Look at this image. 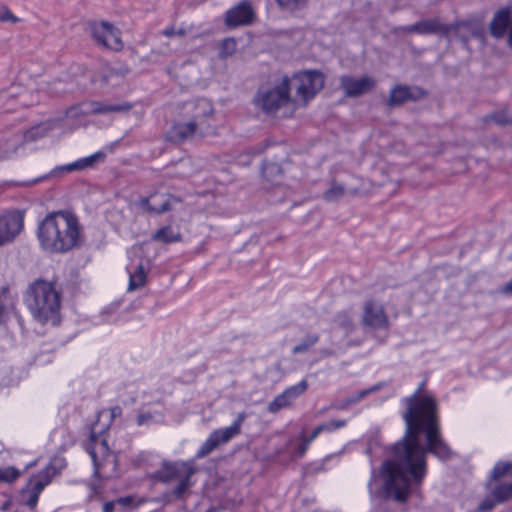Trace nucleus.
<instances>
[{"label":"nucleus","mask_w":512,"mask_h":512,"mask_svg":"<svg viewBox=\"0 0 512 512\" xmlns=\"http://www.w3.org/2000/svg\"><path fill=\"white\" fill-rule=\"evenodd\" d=\"M132 108L128 102L109 104L100 101H84L71 106L66 110V116L71 119H78L81 116L91 114H107L111 112H127Z\"/></svg>","instance_id":"obj_11"},{"label":"nucleus","mask_w":512,"mask_h":512,"mask_svg":"<svg viewBox=\"0 0 512 512\" xmlns=\"http://www.w3.org/2000/svg\"><path fill=\"white\" fill-rule=\"evenodd\" d=\"M24 302L40 323L57 324L60 320L61 297L51 282L39 279L29 285Z\"/></svg>","instance_id":"obj_3"},{"label":"nucleus","mask_w":512,"mask_h":512,"mask_svg":"<svg viewBox=\"0 0 512 512\" xmlns=\"http://www.w3.org/2000/svg\"><path fill=\"white\" fill-rule=\"evenodd\" d=\"M129 275V290H135L143 286L146 282V272L141 260L137 263L133 261L126 267Z\"/></svg>","instance_id":"obj_24"},{"label":"nucleus","mask_w":512,"mask_h":512,"mask_svg":"<svg viewBox=\"0 0 512 512\" xmlns=\"http://www.w3.org/2000/svg\"><path fill=\"white\" fill-rule=\"evenodd\" d=\"M400 29L404 32H415L418 34L447 33L449 31V27L440 23L436 18L421 20L412 25L401 27Z\"/></svg>","instance_id":"obj_20"},{"label":"nucleus","mask_w":512,"mask_h":512,"mask_svg":"<svg viewBox=\"0 0 512 512\" xmlns=\"http://www.w3.org/2000/svg\"><path fill=\"white\" fill-rule=\"evenodd\" d=\"M499 503L496 501V499L492 496V493L487 496L478 506V510L480 512H488L493 509V507Z\"/></svg>","instance_id":"obj_41"},{"label":"nucleus","mask_w":512,"mask_h":512,"mask_svg":"<svg viewBox=\"0 0 512 512\" xmlns=\"http://www.w3.org/2000/svg\"><path fill=\"white\" fill-rule=\"evenodd\" d=\"M197 106L202 108L203 116L207 117V116L212 115L213 108L210 105V103L208 101H206L205 99L198 100L197 101Z\"/></svg>","instance_id":"obj_44"},{"label":"nucleus","mask_w":512,"mask_h":512,"mask_svg":"<svg viewBox=\"0 0 512 512\" xmlns=\"http://www.w3.org/2000/svg\"><path fill=\"white\" fill-rule=\"evenodd\" d=\"M325 83L324 74L317 70H305L295 73L290 78L291 89H295L298 107L306 105L322 90Z\"/></svg>","instance_id":"obj_8"},{"label":"nucleus","mask_w":512,"mask_h":512,"mask_svg":"<svg viewBox=\"0 0 512 512\" xmlns=\"http://www.w3.org/2000/svg\"><path fill=\"white\" fill-rule=\"evenodd\" d=\"M376 390H378V385H374L368 389H363L361 391H358L349 398L348 402L349 403H357V402L361 401L363 398H365L366 396H368L370 393H372Z\"/></svg>","instance_id":"obj_39"},{"label":"nucleus","mask_w":512,"mask_h":512,"mask_svg":"<svg viewBox=\"0 0 512 512\" xmlns=\"http://www.w3.org/2000/svg\"><path fill=\"white\" fill-rule=\"evenodd\" d=\"M136 204L138 207L156 214H161L170 209L169 198L165 194L155 193L150 197H142Z\"/></svg>","instance_id":"obj_21"},{"label":"nucleus","mask_w":512,"mask_h":512,"mask_svg":"<svg viewBox=\"0 0 512 512\" xmlns=\"http://www.w3.org/2000/svg\"><path fill=\"white\" fill-rule=\"evenodd\" d=\"M93 39L105 48L120 51L123 48L121 32L112 24L102 21L90 25Z\"/></svg>","instance_id":"obj_13"},{"label":"nucleus","mask_w":512,"mask_h":512,"mask_svg":"<svg viewBox=\"0 0 512 512\" xmlns=\"http://www.w3.org/2000/svg\"><path fill=\"white\" fill-rule=\"evenodd\" d=\"M116 506L117 505H116L115 500L105 502L103 505V512H113L115 510Z\"/></svg>","instance_id":"obj_50"},{"label":"nucleus","mask_w":512,"mask_h":512,"mask_svg":"<svg viewBox=\"0 0 512 512\" xmlns=\"http://www.w3.org/2000/svg\"><path fill=\"white\" fill-rule=\"evenodd\" d=\"M332 457H333V456H327V457L324 459V461H327V460L331 459Z\"/></svg>","instance_id":"obj_53"},{"label":"nucleus","mask_w":512,"mask_h":512,"mask_svg":"<svg viewBox=\"0 0 512 512\" xmlns=\"http://www.w3.org/2000/svg\"><path fill=\"white\" fill-rule=\"evenodd\" d=\"M332 324L333 328L342 330L345 337L351 335L356 328L354 309L349 307L337 312L333 318Z\"/></svg>","instance_id":"obj_22"},{"label":"nucleus","mask_w":512,"mask_h":512,"mask_svg":"<svg viewBox=\"0 0 512 512\" xmlns=\"http://www.w3.org/2000/svg\"><path fill=\"white\" fill-rule=\"evenodd\" d=\"M269 171H277L280 172V167L276 164H264L262 167V174L264 177L268 176Z\"/></svg>","instance_id":"obj_48"},{"label":"nucleus","mask_w":512,"mask_h":512,"mask_svg":"<svg viewBox=\"0 0 512 512\" xmlns=\"http://www.w3.org/2000/svg\"><path fill=\"white\" fill-rule=\"evenodd\" d=\"M320 434L321 432L319 431L318 427H315L309 436L302 434L300 439L305 440L307 443L311 444Z\"/></svg>","instance_id":"obj_47"},{"label":"nucleus","mask_w":512,"mask_h":512,"mask_svg":"<svg viewBox=\"0 0 512 512\" xmlns=\"http://www.w3.org/2000/svg\"><path fill=\"white\" fill-rule=\"evenodd\" d=\"M122 414V409L120 406H114L109 411H101L98 414V417L107 416L109 418V422L114 418L120 416Z\"/></svg>","instance_id":"obj_43"},{"label":"nucleus","mask_w":512,"mask_h":512,"mask_svg":"<svg viewBox=\"0 0 512 512\" xmlns=\"http://www.w3.org/2000/svg\"><path fill=\"white\" fill-rule=\"evenodd\" d=\"M20 474V471L14 467L0 468V482L12 483Z\"/></svg>","instance_id":"obj_34"},{"label":"nucleus","mask_w":512,"mask_h":512,"mask_svg":"<svg viewBox=\"0 0 512 512\" xmlns=\"http://www.w3.org/2000/svg\"><path fill=\"white\" fill-rule=\"evenodd\" d=\"M109 423L98 428L94 423L90 428L89 437L83 442V448L90 456L93 464V475L100 479H110L118 475L117 454L110 450L105 435Z\"/></svg>","instance_id":"obj_4"},{"label":"nucleus","mask_w":512,"mask_h":512,"mask_svg":"<svg viewBox=\"0 0 512 512\" xmlns=\"http://www.w3.org/2000/svg\"><path fill=\"white\" fill-rule=\"evenodd\" d=\"M309 446V443H307L305 440H301V443L297 446L295 450V455L299 458L303 457L307 452Z\"/></svg>","instance_id":"obj_45"},{"label":"nucleus","mask_w":512,"mask_h":512,"mask_svg":"<svg viewBox=\"0 0 512 512\" xmlns=\"http://www.w3.org/2000/svg\"><path fill=\"white\" fill-rule=\"evenodd\" d=\"M175 34V30L173 27H169V28H166L164 31H163V35L167 36V37H171Z\"/></svg>","instance_id":"obj_52"},{"label":"nucleus","mask_w":512,"mask_h":512,"mask_svg":"<svg viewBox=\"0 0 512 512\" xmlns=\"http://www.w3.org/2000/svg\"><path fill=\"white\" fill-rule=\"evenodd\" d=\"M391 459L380 468L382 486L375 496L405 503L411 484L420 485L427 475L426 454L431 453L441 461L452 457V450L441 435L438 414L418 420L414 426L406 424L403 438L390 447Z\"/></svg>","instance_id":"obj_1"},{"label":"nucleus","mask_w":512,"mask_h":512,"mask_svg":"<svg viewBox=\"0 0 512 512\" xmlns=\"http://www.w3.org/2000/svg\"><path fill=\"white\" fill-rule=\"evenodd\" d=\"M57 471L52 463H49L39 472L32 474L20 492L22 503L29 509L36 508L40 494L48 486L52 478L56 475Z\"/></svg>","instance_id":"obj_10"},{"label":"nucleus","mask_w":512,"mask_h":512,"mask_svg":"<svg viewBox=\"0 0 512 512\" xmlns=\"http://www.w3.org/2000/svg\"><path fill=\"white\" fill-rule=\"evenodd\" d=\"M247 418L246 412H240L230 426L213 430L195 454L196 459H202L218 446L228 443L241 433V428Z\"/></svg>","instance_id":"obj_9"},{"label":"nucleus","mask_w":512,"mask_h":512,"mask_svg":"<svg viewBox=\"0 0 512 512\" xmlns=\"http://www.w3.org/2000/svg\"><path fill=\"white\" fill-rule=\"evenodd\" d=\"M422 94L423 91H421L420 89H411L407 86L397 85L390 92L388 105H400L406 102L407 100L417 99Z\"/></svg>","instance_id":"obj_23"},{"label":"nucleus","mask_w":512,"mask_h":512,"mask_svg":"<svg viewBox=\"0 0 512 512\" xmlns=\"http://www.w3.org/2000/svg\"><path fill=\"white\" fill-rule=\"evenodd\" d=\"M199 115H195L192 121L186 123H175L167 134V139L174 143H182L188 139H191L201 125V121L198 120Z\"/></svg>","instance_id":"obj_18"},{"label":"nucleus","mask_w":512,"mask_h":512,"mask_svg":"<svg viewBox=\"0 0 512 512\" xmlns=\"http://www.w3.org/2000/svg\"><path fill=\"white\" fill-rule=\"evenodd\" d=\"M492 496L498 501L502 503L510 498H512V483L510 484H498L492 489Z\"/></svg>","instance_id":"obj_30"},{"label":"nucleus","mask_w":512,"mask_h":512,"mask_svg":"<svg viewBox=\"0 0 512 512\" xmlns=\"http://www.w3.org/2000/svg\"><path fill=\"white\" fill-rule=\"evenodd\" d=\"M115 502H116V505H120L122 507H128L133 504L134 498L132 496L119 497L115 500Z\"/></svg>","instance_id":"obj_46"},{"label":"nucleus","mask_w":512,"mask_h":512,"mask_svg":"<svg viewBox=\"0 0 512 512\" xmlns=\"http://www.w3.org/2000/svg\"><path fill=\"white\" fill-rule=\"evenodd\" d=\"M426 381L423 380L410 396L401 399L404 407L402 418L406 424L414 426L415 422L437 415V403L432 395L425 394Z\"/></svg>","instance_id":"obj_7"},{"label":"nucleus","mask_w":512,"mask_h":512,"mask_svg":"<svg viewBox=\"0 0 512 512\" xmlns=\"http://www.w3.org/2000/svg\"><path fill=\"white\" fill-rule=\"evenodd\" d=\"M206 512H214L212 509L207 510Z\"/></svg>","instance_id":"obj_54"},{"label":"nucleus","mask_w":512,"mask_h":512,"mask_svg":"<svg viewBox=\"0 0 512 512\" xmlns=\"http://www.w3.org/2000/svg\"><path fill=\"white\" fill-rule=\"evenodd\" d=\"M512 469V463L509 462H497L492 469L491 472V479L497 480L500 477L506 475L509 473V471Z\"/></svg>","instance_id":"obj_35"},{"label":"nucleus","mask_w":512,"mask_h":512,"mask_svg":"<svg viewBox=\"0 0 512 512\" xmlns=\"http://www.w3.org/2000/svg\"><path fill=\"white\" fill-rule=\"evenodd\" d=\"M511 21V9L509 7L498 9L489 24L490 34L496 39L502 38L511 25Z\"/></svg>","instance_id":"obj_19"},{"label":"nucleus","mask_w":512,"mask_h":512,"mask_svg":"<svg viewBox=\"0 0 512 512\" xmlns=\"http://www.w3.org/2000/svg\"><path fill=\"white\" fill-rule=\"evenodd\" d=\"M498 292L504 295H512V279L505 285L501 286L498 289Z\"/></svg>","instance_id":"obj_49"},{"label":"nucleus","mask_w":512,"mask_h":512,"mask_svg":"<svg viewBox=\"0 0 512 512\" xmlns=\"http://www.w3.org/2000/svg\"><path fill=\"white\" fill-rule=\"evenodd\" d=\"M375 479H376V472H375V469H374V468H372V471H371V477H370V480H369V482H368V484H367V487H368L369 493H370L371 495H373L372 484H373V482L375 481Z\"/></svg>","instance_id":"obj_51"},{"label":"nucleus","mask_w":512,"mask_h":512,"mask_svg":"<svg viewBox=\"0 0 512 512\" xmlns=\"http://www.w3.org/2000/svg\"><path fill=\"white\" fill-rule=\"evenodd\" d=\"M163 414L157 411L141 410L136 417L137 426H150L163 421Z\"/></svg>","instance_id":"obj_28"},{"label":"nucleus","mask_w":512,"mask_h":512,"mask_svg":"<svg viewBox=\"0 0 512 512\" xmlns=\"http://www.w3.org/2000/svg\"><path fill=\"white\" fill-rule=\"evenodd\" d=\"M278 5L285 10L294 11L303 6L306 0H276Z\"/></svg>","instance_id":"obj_38"},{"label":"nucleus","mask_w":512,"mask_h":512,"mask_svg":"<svg viewBox=\"0 0 512 512\" xmlns=\"http://www.w3.org/2000/svg\"><path fill=\"white\" fill-rule=\"evenodd\" d=\"M290 92V77L285 75L279 82L261 86L254 95L253 103L267 116H275L282 110L284 117H291L298 108V100Z\"/></svg>","instance_id":"obj_5"},{"label":"nucleus","mask_w":512,"mask_h":512,"mask_svg":"<svg viewBox=\"0 0 512 512\" xmlns=\"http://www.w3.org/2000/svg\"><path fill=\"white\" fill-rule=\"evenodd\" d=\"M14 309V302L8 293V288L3 287L0 290V323L8 319V314Z\"/></svg>","instance_id":"obj_27"},{"label":"nucleus","mask_w":512,"mask_h":512,"mask_svg":"<svg viewBox=\"0 0 512 512\" xmlns=\"http://www.w3.org/2000/svg\"><path fill=\"white\" fill-rule=\"evenodd\" d=\"M255 13L248 1H242L226 12L225 23L228 27L249 25L254 19Z\"/></svg>","instance_id":"obj_17"},{"label":"nucleus","mask_w":512,"mask_h":512,"mask_svg":"<svg viewBox=\"0 0 512 512\" xmlns=\"http://www.w3.org/2000/svg\"><path fill=\"white\" fill-rule=\"evenodd\" d=\"M19 21V18L16 17L10 9L6 6L0 7V22H12L16 23Z\"/></svg>","instance_id":"obj_40"},{"label":"nucleus","mask_w":512,"mask_h":512,"mask_svg":"<svg viewBox=\"0 0 512 512\" xmlns=\"http://www.w3.org/2000/svg\"><path fill=\"white\" fill-rule=\"evenodd\" d=\"M155 241L163 243H173L181 239V234L178 230H175L172 226H164L157 230L153 235Z\"/></svg>","instance_id":"obj_26"},{"label":"nucleus","mask_w":512,"mask_h":512,"mask_svg":"<svg viewBox=\"0 0 512 512\" xmlns=\"http://www.w3.org/2000/svg\"><path fill=\"white\" fill-rule=\"evenodd\" d=\"M24 227V212L6 211L0 215V246L11 242Z\"/></svg>","instance_id":"obj_14"},{"label":"nucleus","mask_w":512,"mask_h":512,"mask_svg":"<svg viewBox=\"0 0 512 512\" xmlns=\"http://www.w3.org/2000/svg\"><path fill=\"white\" fill-rule=\"evenodd\" d=\"M489 118L499 125L512 124V114L509 115L506 111L495 112Z\"/></svg>","instance_id":"obj_37"},{"label":"nucleus","mask_w":512,"mask_h":512,"mask_svg":"<svg viewBox=\"0 0 512 512\" xmlns=\"http://www.w3.org/2000/svg\"><path fill=\"white\" fill-rule=\"evenodd\" d=\"M376 84L374 78L370 76H362L354 78L350 75H342L339 78L340 88L346 97L356 98L371 91Z\"/></svg>","instance_id":"obj_15"},{"label":"nucleus","mask_w":512,"mask_h":512,"mask_svg":"<svg viewBox=\"0 0 512 512\" xmlns=\"http://www.w3.org/2000/svg\"><path fill=\"white\" fill-rule=\"evenodd\" d=\"M37 237L43 250L66 253L78 245L80 225L71 212L58 211L48 214L39 224Z\"/></svg>","instance_id":"obj_2"},{"label":"nucleus","mask_w":512,"mask_h":512,"mask_svg":"<svg viewBox=\"0 0 512 512\" xmlns=\"http://www.w3.org/2000/svg\"><path fill=\"white\" fill-rule=\"evenodd\" d=\"M319 340V336L317 334H308L306 335L302 341L293 347V354H299L306 352L310 347L315 345Z\"/></svg>","instance_id":"obj_33"},{"label":"nucleus","mask_w":512,"mask_h":512,"mask_svg":"<svg viewBox=\"0 0 512 512\" xmlns=\"http://www.w3.org/2000/svg\"><path fill=\"white\" fill-rule=\"evenodd\" d=\"M104 158L105 154L101 151H97L87 157L75 160L74 166L76 168V171L84 170L93 167L97 161L103 160Z\"/></svg>","instance_id":"obj_29"},{"label":"nucleus","mask_w":512,"mask_h":512,"mask_svg":"<svg viewBox=\"0 0 512 512\" xmlns=\"http://www.w3.org/2000/svg\"><path fill=\"white\" fill-rule=\"evenodd\" d=\"M308 388V383L305 379L301 380L295 385L286 388L282 393L278 394L268 405L270 413H276L279 410L290 406L300 395H302Z\"/></svg>","instance_id":"obj_16"},{"label":"nucleus","mask_w":512,"mask_h":512,"mask_svg":"<svg viewBox=\"0 0 512 512\" xmlns=\"http://www.w3.org/2000/svg\"><path fill=\"white\" fill-rule=\"evenodd\" d=\"M236 47V42L233 38H226L223 40L221 45V54L222 55H231Z\"/></svg>","instance_id":"obj_42"},{"label":"nucleus","mask_w":512,"mask_h":512,"mask_svg":"<svg viewBox=\"0 0 512 512\" xmlns=\"http://www.w3.org/2000/svg\"><path fill=\"white\" fill-rule=\"evenodd\" d=\"M51 129V125L49 123H41L27 130L25 133V139L27 140H37L46 136Z\"/></svg>","instance_id":"obj_32"},{"label":"nucleus","mask_w":512,"mask_h":512,"mask_svg":"<svg viewBox=\"0 0 512 512\" xmlns=\"http://www.w3.org/2000/svg\"><path fill=\"white\" fill-rule=\"evenodd\" d=\"M346 424H347L346 420L339 419V420H331L329 422L322 423V424L318 425L317 427L321 433L322 432L331 433L340 428L345 427Z\"/></svg>","instance_id":"obj_36"},{"label":"nucleus","mask_w":512,"mask_h":512,"mask_svg":"<svg viewBox=\"0 0 512 512\" xmlns=\"http://www.w3.org/2000/svg\"><path fill=\"white\" fill-rule=\"evenodd\" d=\"M345 194V188L343 185L333 181L328 190L323 194V198L328 202H335L343 197Z\"/></svg>","instance_id":"obj_31"},{"label":"nucleus","mask_w":512,"mask_h":512,"mask_svg":"<svg viewBox=\"0 0 512 512\" xmlns=\"http://www.w3.org/2000/svg\"><path fill=\"white\" fill-rule=\"evenodd\" d=\"M362 325L373 330H387L390 326L384 305L373 299H367L363 305Z\"/></svg>","instance_id":"obj_12"},{"label":"nucleus","mask_w":512,"mask_h":512,"mask_svg":"<svg viewBox=\"0 0 512 512\" xmlns=\"http://www.w3.org/2000/svg\"><path fill=\"white\" fill-rule=\"evenodd\" d=\"M72 171H76L74 162L56 166L48 174H45L43 176L37 177L32 180L17 182V183H15V185L31 186V185L39 183L40 181L47 179L48 177H61L62 175L70 173Z\"/></svg>","instance_id":"obj_25"},{"label":"nucleus","mask_w":512,"mask_h":512,"mask_svg":"<svg viewBox=\"0 0 512 512\" xmlns=\"http://www.w3.org/2000/svg\"><path fill=\"white\" fill-rule=\"evenodd\" d=\"M195 473L193 465L185 461H163L160 469L149 474L153 482L164 484L178 480V484L172 491L176 499L182 498L186 490L192 486L191 477Z\"/></svg>","instance_id":"obj_6"}]
</instances>
